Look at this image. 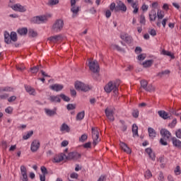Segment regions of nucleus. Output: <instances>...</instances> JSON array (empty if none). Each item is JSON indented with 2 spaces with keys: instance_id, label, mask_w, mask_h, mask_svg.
Masks as SVG:
<instances>
[{
  "instance_id": "1",
  "label": "nucleus",
  "mask_w": 181,
  "mask_h": 181,
  "mask_svg": "<svg viewBox=\"0 0 181 181\" xmlns=\"http://www.w3.org/2000/svg\"><path fill=\"white\" fill-rule=\"evenodd\" d=\"M110 9L111 12H127V6L121 0H117L116 4L113 2L110 5Z\"/></svg>"
},
{
  "instance_id": "2",
  "label": "nucleus",
  "mask_w": 181,
  "mask_h": 181,
  "mask_svg": "<svg viewBox=\"0 0 181 181\" xmlns=\"http://www.w3.org/2000/svg\"><path fill=\"white\" fill-rule=\"evenodd\" d=\"M88 67L89 70L93 73V78H97L98 73H100V65L98 64V62H97V60L93 61L90 59L88 60Z\"/></svg>"
},
{
  "instance_id": "3",
  "label": "nucleus",
  "mask_w": 181,
  "mask_h": 181,
  "mask_svg": "<svg viewBox=\"0 0 181 181\" xmlns=\"http://www.w3.org/2000/svg\"><path fill=\"white\" fill-rule=\"evenodd\" d=\"M118 87H119V81H116L115 82H109L104 88L106 93H111V91H113L115 94H118Z\"/></svg>"
},
{
  "instance_id": "4",
  "label": "nucleus",
  "mask_w": 181,
  "mask_h": 181,
  "mask_svg": "<svg viewBox=\"0 0 181 181\" xmlns=\"http://www.w3.org/2000/svg\"><path fill=\"white\" fill-rule=\"evenodd\" d=\"M49 18H52V14L37 16L30 18V23L37 25H40V23H45V22L47 21V19H49Z\"/></svg>"
},
{
  "instance_id": "5",
  "label": "nucleus",
  "mask_w": 181,
  "mask_h": 181,
  "mask_svg": "<svg viewBox=\"0 0 181 181\" xmlns=\"http://www.w3.org/2000/svg\"><path fill=\"white\" fill-rule=\"evenodd\" d=\"M63 28H64V21L62 19H57L52 26V31L54 33H59L63 30Z\"/></svg>"
},
{
  "instance_id": "6",
  "label": "nucleus",
  "mask_w": 181,
  "mask_h": 181,
  "mask_svg": "<svg viewBox=\"0 0 181 181\" xmlns=\"http://www.w3.org/2000/svg\"><path fill=\"white\" fill-rule=\"evenodd\" d=\"M100 132H98V128L97 127H92V138L93 139V146H97L98 142H100Z\"/></svg>"
},
{
  "instance_id": "7",
  "label": "nucleus",
  "mask_w": 181,
  "mask_h": 181,
  "mask_svg": "<svg viewBox=\"0 0 181 181\" xmlns=\"http://www.w3.org/2000/svg\"><path fill=\"white\" fill-rule=\"evenodd\" d=\"M75 88L78 91L81 90V91H84L86 93L90 90V86L84 84V83L81 81H76L75 83Z\"/></svg>"
},
{
  "instance_id": "8",
  "label": "nucleus",
  "mask_w": 181,
  "mask_h": 181,
  "mask_svg": "<svg viewBox=\"0 0 181 181\" xmlns=\"http://www.w3.org/2000/svg\"><path fill=\"white\" fill-rule=\"evenodd\" d=\"M81 158V154L77 152H70L68 153V156H65L66 160H77Z\"/></svg>"
},
{
  "instance_id": "9",
  "label": "nucleus",
  "mask_w": 181,
  "mask_h": 181,
  "mask_svg": "<svg viewBox=\"0 0 181 181\" xmlns=\"http://www.w3.org/2000/svg\"><path fill=\"white\" fill-rule=\"evenodd\" d=\"M64 159H66V154L61 153L54 157L52 162L53 163H60V162L64 160Z\"/></svg>"
},
{
  "instance_id": "10",
  "label": "nucleus",
  "mask_w": 181,
  "mask_h": 181,
  "mask_svg": "<svg viewBox=\"0 0 181 181\" xmlns=\"http://www.w3.org/2000/svg\"><path fill=\"white\" fill-rule=\"evenodd\" d=\"M40 148V141L39 140L35 139L31 143L30 149L32 152H37Z\"/></svg>"
},
{
  "instance_id": "11",
  "label": "nucleus",
  "mask_w": 181,
  "mask_h": 181,
  "mask_svg": "<svg viewBox=\"0 0 181 181\" xmlns=\"http://www.w3.org/2000/svg\"><path fill=\"white\" fill-rule=\"evenodd\" d=\"M48 40L52 43H57L58 42H62L63 40V35L62 34L51 36L48 37Z\"/></svg>"
},
{
  "instance_id": "12",
  "label": "nucleus",
  "mask_w": 181,
  "mask_h": 181,
  "mask_svg": "<svg viewBox=\"0 0 181 181\" xmlns=\"http://www.w3.org/2000/svg\"><path fill=\"white\" fill-rule=\"evenodd\" d=\"M13 11H16V12H26V8L20 4H16L13 6H11Z\"/></svg>"
},
{
  "instance_id": "13",
  "label": "nucleus",
  "mask_w": 181,
  "mask_h": 181,
  "mask_svg": "<svg viewBox=\"0 0 181 181\" xmlns=\"http://www.w3.org/2000/svg\"><path fill=\"white\" fill-rule=\"evenodd\" d=\"M105 113L107 118H108L110 121H111L112 122L115 121V118L114 117V110H110L108 109V107H107L105 110Z\"/></svg>"
},
{
  "instance_id": "14",
  "label": "nucleus",
  "mask_w": 181,
  "mask_h": 181,
  "mask_svg": "<svg viewBox=\"0 0 181 181\" xmlns=\"http://www.w3.org/2000/svg\"><path fill=\"white\" fill-rule=\"evenodd\" d=\"M160 134L165 140L170 139V138H172V134L166 129H162L160 131Z\"/></svg>"
},
{
  "instance_id": "15",
  "label": "nucleus",
  "mask_w": 181,
  "mask_h": 181,
  "mask_svg": "<svg viewBox=\"0 0 181 181\" xmlns=\"http://www.w3.org/2000/svg\"><path fill=\"white\" fill-rule=\"evenodd\" d=\"M21 180L22 181H28V170H26V167L25 165L21 166Z\"/></svg>"
},
{
  "instance_id": "16",
  "label": "nucleus",
  "mask_w": 181,
  "mask_h": 181,
  "mask_svg": "<svg viewBox=\"0 0 181 181\" xmlns=\"http://www.w3.org/2000/svg\"><path fill=\"white\" fill-rule=\"evenodd\" d=\"M120 37L122 40L126 42L128 45H130V43H132V37L131 35L127 34V33H122L120 35Z\"/></svg>"
},
{
  "instance_id": "17",
  "label": "nucleus",
  "mask_w": 181,
  "mask_h": 181,
  "mask_svg": "<svg viewBox=\"0 0 181 181\" xmlns=\"http://www.w3.org/2000/svg\"><path fill=\"white\" fill-rule=\"evenodd\" d=\"M119 146L121 149L124 151V152H126V153H129V154L132 153V150H131V148L128 147V145H127V144L122 141H120Z\"/></svg>"
},
{
  "instance_id": "18",
  "label": "nucleus",
  "mask_w": 181,
  "mask_h": 181,
  "mask_svg": "<svg viewBox=\"0 0 181 181\" xmlns=\"http://www.w3.org/2000/svg\"><path fill=\"white\" fill-rule=\"evenodd\" d=\"M50 103H62V99L60 98V95H51L49 98Z\"/></svg>"
},
{
  "instance_id": "19",
  "label": "nucleus",
  "mask_w": 181,
  "mask_h": 181,
  "mask_svg": "<svg viewBox=\"0 0 181 181\" xmlns=\"http://www.w3.org/2000/svg\"><path fill=\"white\" fill-rule=\"evenodd\" d=\"M49 88L51 90H52L53 91L59 92V91H62V90H63L64 86H63V85L56 83V84H54V85L49 86Z\"/></svg>"
},
{
  "instance_id": "20",
  "label": "nucleus",
  "mask_w": 181,
  "mask_h": 181,
  "mask_svg": "<svg viewBox=\"0 0 181 181\" xmlns=\"http://www.w3.org/2000/svg\"><path fill=\"white\" fill-rule=\"evenodd\" d=\"M71 11L73 13L72 18H74L78 15V12H80V7L77 6H71Z\"/></svg>"
},
{
  "instance_id": "21",
  "label": "nucleus",
  "mask_w": 181,
  "mask_h": 181,
  "mask_svg": "<svg viewBox=\"0 0 181 181\" xmlns=\"http://www.w3.org/2000/svg\"><path fill=\"white\" fill-rule=\"evenodd\" d=\"M158 114L161 118H163V119H168V118H170L169 114L165 110H159Z\"/></svg>"
},
{
  "instance_id": "22",
  "label": "nucleus",
  "mask_w": 181,
  "mask_h": 181,
  "mask_svg": "<svg viewBox=\"0 0 181 181\" xmlns=\"http://www.w3.org/2000/svg\"><path fill=\"white\" fill-rule=\"evenodd\" d=\"M146 153H148V155L151 159H152L153 160H155L156 156H155V153H153V151H152V148H146Z\"/></svg>"
},
{
  "instance_id": "23",
  "label": "nucleus",
  "mask_w": 181,
  "mask_h": 181,
  "mask_svg": "<svg viewBox=\"0 0 181 181\" xmlns=\"http://www.w3.org/2000/svg\"><path fill=\"white\" fill-rule=\"evenodd\" d=\"M156 18H157L156 11H155V9L151 10L149 13V19L151 22L156 21Z\"/></svg>"
},
{
  "instance_id": "24",
  "label": "nucleus",
  "mask_w": 181,
  "mask_h": 181,
  "mask_svg": "<svg viewBox=\"0 0 181 181\" xmlns=\"http://www.w3.org/2000/svg\"><path fill=\"white\" fill-rule=\"evenodd\" d=\"M148 132L149 137H150L151 139H153V138H156V131H155V129H153V128H152V127H148Z\"/></svg>"
},
{
  "instance_id": "25",
  "label": "nucleus",
  "mask_w": 181,
  "mask_h": 181,
  "mask_svg": "<svg viewBox=\"0 0 181 181\" xmlns=\"http://www.w3.org/2000/svg\"><path fill=\"white\" fill-rule=\"evenodd\" d=\"M4 42L7 45H10V43L12 42L11 40V35H9V33H8V31L4 32Z\"/></svg>"
},
{
  "instance_id": "26",
  "label": "nucleus",
  "mask_w": 181,
  "mask_h": 181,
  "mask_svg": "<svg viewBox=\"0 0 181 181\" xmlns=\"http://www.w3.org/2000/svg\"><path fill=\"white\" fill-rule=\"evenodd\" d=\"M173 145L176 148L181 149V141L175 137L173 138Z\"/></svg>"
},
{
  "instance_id": "27",
  "label": "nucleus",
  "mask_w": 181,
  "mask_h": 181,
  "mask_svg": "<svg viewBox=\"0 0 181 181\" xmlns=\"http://www.w3.org/2000/svg\"><path fill=\"white\" fill-rule=\"evenodd\" d=\"M18 35H20L21 36H26V35H28V28H19L17 30Z\"/></svg>"
},
{
  "instance_id": "28",
  "label": "nucleus",
  "mask_w": 181,
  "mask_h": 181,
  "mask_svg": "<svg viewBox=\"0 0 181 181\" xmlns=\"http://www.w3.org/2000/svg\"><path fill=\"white\" fill-rule=\"evenodd\" d=\"M57 108H54V110H52L49 109H45V113L47 115H49V117H53V115H56L57 112Z\"/></svg>"
},
{
  "instance_id": "29",
  "label": "nucleus",
  "mask_w": 181,
  "mask_h": 181,
  "mask_svg": "<svg viewBox=\"0 0 181 181\" xmlns=\"http://www.w3.org/2000/svg\"><path fill=\"white\" fill-rule=\"evenodd\" d=\"M60 131L62 132H70V127L66 123H64L60 127Z\"/></svg>"
},
{
  "instance_id": "30",
  "label": "nucleus",
  "mask_w": 181,
  "mask_h": 181,
  "mask_svg": "<svg viewBox=\"0 0 181 181\" xmlns=\"http://www.w3.org/2000/svg\"><path fill=\"white\" fill-rule=\"evenodd\" d=\"M28 36L30 37H37V32L35 31L33 29L28 30Z\"/></svg>"
},
{
  "instance_id": "31",
  "label": "nucleus",
  "mask_w": 181,
  "mask_h": 181,
  "mask_svg": "<svg viewBox=\"0 0 181 181\" xmlns=\"http://www.w3.org/2000/svg\"><path fill=\"white\" fill-rule=\"evenodd\" d=\"M25 88L27 91V93H29V94H30V95H35V89L31 88L30 86H25Z\"/></svg>"
},
{
  "instance_id": "32",
  "label": "nucleus",
  "mask_w": 181,
  "mask_h": 181,
  "mask_svg": "<svg viewBox=\"0 0 181 181\" xmlns=\"http://www.w3.org/2000/svg\"><path fill=\"white\" fill-rule=\"evenodd\" d=\"M111 49L113 50H117V52H124V49H122L119 45L112 44L111 45Z\"/></svg>"
},
{
  "instance_id": "33",
  "label": "nucleus",
  "mask_w": 181,
  "mask_h": 181,
  "mask_svg": "<svg viewBox=\"0 0 181 181\" xmlns=\"http://www.w3.org/2000/svg\"><path fill=\"white\" fill-rule=\"evenodd\" d=\"M133 136H138V126L136 124L132 125Z\"/></svg>"
},
{
  "instance_id": "34",
  "label": "nucleus",
  "mask_w": 181,
  "mask_h": 181,
  "mask_svg": "<svg viewBox=\"0 0 181 181\" xmlns=\"http://www.w3.org/2000/svg\"><path fill=\"white\" fill-rule=\"evenodd\" d=\"M10 39L13 42H17L18 41V35H16V33L11 32L10 35Z\"/></svg>"
},
{
  "instance_id": "35",
  "label": "nucleus",
  "mask_w": 181,
  "mask_h": 181,
  "mask_svg": "<svg viewBox=\"0 0 181 181\" xmlns=\"http://www.w3.org/2000/svg\"><path fill=\"white\" fill-rule=\"evenodd\" d=\"M84 115H85L84 111L78 112L76 115V121H81L82 119H83Z\"/></svg>"
},
{
  "instance_id": "36",
  "label": "nucleus",
  "mask_w": 181,
  "mask_h": 181,
  "mask_svg": "<svg viewBox=\"0 0 181 181\" xmlns=\"http://www.w3.org/2000/svg\"><path fill=\"white\" fill-rule=\"evenodd\" d=\"M152 64H153V60H152V59L147 60V61H145L144 62H143L144 67H151V66H152Z\"/></svg>"
},
{
  "instance_id": "37",
  "label": "nucleus",
  "mask_w": 181,
  "mask_h": 181,
  "mask_svg": "<svg viewBox=\"0 0 181 181\" xmlns=\"http://www.w3.org/2000/svg\"><path fill=\"white\" fill-rule=\"evenodd\" d=\"M59 4V0H49L47 3L48 6H54V5H57Z\"/></svg>"
},
{
  "instance_id": "38",
  "label": "nucleus",
  "mask_w": 181,
  "mask_h": 181,
  "mask_svg": "<svg viewBox=\"0 0 181 181\" xmlns=\"http://www.w3.org/2000/svg\"><path fill=\"white\" fill-rule=\"evenodd\" d=\"M162 54H163L164 56H169L170 57H171V59H175V56L172 54V53H170V52L169 51L163 49Z\"/></svg>"
},
{
  "instance_id": "39",
  "label": "nucleus",
  "mask_w": 181,
  "mask_h": 181,
  "mask_svg": "<svg viewBox=\"0 0 181 181\" xmlns=\"http://www.w3.org/2000/svg\"><path fill=\"white\" fill-rule=\"evenodd\" d=\"M119 122L122 124L120 129H122L123 132H125V131H127V124H125V122L124 120H120Z\"/></svg>"
},
{
  "instance_id": "40",
  "label": "nucleus",
  "mask_w": 181,
  "mask_h": 181,
  "mask_svg": "<svg viewBox=\"0 0 181 181\" xmlns=\"http://www.w3.org/2000/svg\"><path fill=\"white\" fill-rule=\"evenodd\" d=\"M60 98L63 100V101H65L66 103H69L70 101V98H69L67 95H64V93L59 94Z\"/></svg>"
},
{
  "instance_id": "41",
  "label": "nucleus",
  "mask_w": 181,
  "mask_h": 181,
  "mask_svg": "<svg viewBox=\"0 0 181 181\" xmlns=\"http://www.w3.org/2000/svg\"><path fill=\"white\" fill-rule=\"evenodd\" d=\"M170 74V71H169V70H165V71H162V72L158 73V77L162 78V77H163V76H168V75H169Z\"/></svg>"
},
{
  "instance_id": "42",
  "label": "nucleus",
  "mask_w": 181,
  "mask_h": 181,
  "mask_svg": "<svg viewBox=\"0 0 181 181\" xmlns=\"http://www.w3.org/2000/svg\"><path fill=\"white\" fill-rule=\"evenodd\" d=\"M30 70L33 74H36V73H37V71H39L40 68H39V66H35L30 68Z\"/></svg>"
},
{
  "instance_id": "43",
  "label": "nucleus",
  "mask_w": 181,
  "mask_h": 181,
  "mask_svg": "<svg viewBox=\"0 0 181 181\" xmlns=\"http://www.w3.org/2000/svg\"><path fill=\"white\" fill-rule=\"evenodd\" d=\"M157 18L158 19H163V18H165V13L163 11L158 10L157 12Z\"/></svg>"
},
{
  "instance_id": "44",
  "label": "nucleus",
  "mask_w": 181,
  "mask_h": 181,
  "mask_svg": "<svg viewBox=\"0 0 181 181\" xmlns=\"http://www.w3.org/2000/svg\"><path fill=\"white\" fill-rule=\"evenodd\" d=\"M88 136L86 134H83L79 137V142H86V140L88 139Z\"/></svg>"
},
{
  "instance_id": "45",
  "label": "nucleus",
  "mask_w": 181,
  "mask_h": 181,
  "mask_svg": "<svg viewBox=\"0 0 181 181\" xmlns=\"http://www.w3.org/2000/svg\"><path fill=\"white\" fill-rule=\"evenodd\" d=\"M32 135H33V131L28 132L26 135H24L23 136V139H24V140L29 139V138H30V136H32Z\"/></svg>"
},
{
  "instance_id": "46",
  "label": "nucleus",
  "mask_w": 181,
  "mask_h": 181,
  "mask_svg": "<svg viewBox=\"0 0 181 181\" xmlns=\"http://www.w3.org/2000/svg\"><path fill=\"white\" fill-rule=\"evenodd\" d=\"M141 87H142V88H144V90H146V88L148 87V81H146L145 80H142L141 81Z\"/></svg>"
},
{
  "instance_id": "47",
  "label": "nucleus",
  "mask_w": 181,
  "mask_h": 181,
  "mask_svg": "<svg viewBox=\"0 0 181 181\" xmlns=\"http://www.w3.org/2000/svg\"><path fill=\"white\" fill-rule=\"evenodd\" d=\"M132 116L134 118H138L139 117V110L138 109H135L132 112Z\"/></svg>"
},
{
  "instance_id": "48",
  "label": "nucleus",
  "mask_w": 181,
  "mask_h": 181,
  "mask_svg": "<svg viewBox=\"0 0 181 181\" xmlns=\"http://www.w3.org/2000/svg\"><path fill=\"white\" fill-rule=\"evenodd\" d=\"M146 91H155V87L152 85H147V87L145 89Z\"/></svg>"
},
{
  "instance_id": "49",
  "label": "nucleus",
  "mask_w": 181,
  "mask_h": 181,
  "mask_svg": "<svg viewBox=\"0 0 181 181\" xmlns=\"http://www.w3.org/2000/svg\"><path fill=\"white\" fill-rule=\"evenodd\" d=\"M144 176L146 179H151V177L152 176V173L151 172V170H148L147 171H146Z\"/></svg>"
},
{
  "instance_id": "50",
  "label": "nucleus",
  "mask_w": 181,
  "mask_h": 181,
  "mask_svg": "<svg viewBox=\"0 0 181 181\" xmlns=\"http://www.w3.org/2000/svg\"><path fill=\"white\" fill-rule=\"evenodd\" d=\"M66 109L69 111H71V110H76V105H74V104H68L66 105Z\"/></svg>"
},
{
  "instance_id": "51",
  "label": "nucleus",
  "mask_w": 181,
  "mask_h": 181,
  "mask_svg": "<svg viewBox=\"0 0 181 181\" xmlns=\"http://www.w3.org/2000/svg\"><path fill=\"white\" fill-rule=\"evenodd\" d=\"M176 124H177V120L174 119L173 122L168 124V127H170V128H175Z\"/></svg>"
},
{
  "instance_id": "52",
  "label": "nucleus",
  "mask_w": 181,
  "mask_h": 181,
  "mask_svg": "<svg viewBox=\"0 0 181 181\" xmlns=\"http://www.w3.org/2000/svg\"><path fill=\"white\" fill-rule=\"evenodd\" d=\"M146 22V20L145 19V16L144 14H141L140 16V23H141L142 25H145Z\"/></svg>"
},
{
  "instance_id": "53",
  "label": "nucleus",
  "mask_w": 181,
  "mask_h": 181,
  "mask_svg": "<svg viewBox=\"0 0 181 181\" xmlns=\"http://www.w3.org/2000/svg\"><path fill=\"white\" fill-rule=\"evenodd\" d=\"M146 59V54H141L138 56V60H145Z\"/></svg>"
},
{
  "instance_id": "54",
  "label": "nucleus",
  "mask_w": 181,
  "mask_h": 181,
  "mask_svg": "<svg viewBox=\"0 0 181 181\" xmlns=\"http://www.w3.org/2000/svg\"><path fill=\"white\" fill-rule=\"evenodd\" d=\"M40 169L42 175H47V168H46V167L42 166Z\"/></svg>"
},
{
  "instance_id": "55",
  "label": "nucleus",
  "mask_w": 181,
  "mask_h": 181,
  "mask_svg": "<svg viewBox=\"0 0 181 181\" xmlns=\"http://www.w3.org/2000/svg\"><path fill=\"white\" fill-rule=\"evenodd\" d=\"M158 179L159 181H164L165 180V177L163 176V173L160 172Z\"/></svg>"
},
{
  "instance_id": "56",
  "label": "nucleus",
  "mask_w": 181,
  "mask_h": 181,
  "mask_svg": "<svg viewBox=\"0 0 181 181\" xmlns=\"http://www.w3.org/2000/svg\"><path fill=\"white\" fill-rule=\"evenodd\" d=\"M175 135H176L177 138H179L180 139H181V129H178L175 132Z\"/></svg>"
},
{
  "instance_id": "57",
  "label": "nucleus",
  "mask_w": 181,
  "mask_h": 181,
  "mask_svg": "<svg viewBox=\"0 0 181 181\" xmlns=\"http://www.w3.org/2000/svg\"><path fill=\"white\" fill-rule=\"evenodd\" d=\"M12 111H13V109L11 107H8L5 110V112H6V114H12Z\"/></svg>"
},
{
  "instance_id": "58",
  "label": "nucleus",
  "mask_w": 181,
  "mask_h": 181,
  "mask_svg": "<svg viewBox=\"0 0 181 181\" xmlns=\"http://www.w3.org/2000/svg\"><path fill=\"white\" fill-rule=\"evenodd\" d=\"M83 148H85V149H88V148H91V142H87L85 144L83 145Z\"/></svg>"
},
{
  "instance_id": "59",
  "label": "nucleus",
  "mask_w": 181,
  "mask_h": 181,
  "mask_svg": "<svg viewBox=\"0 0 181 181\" xmlns=\"http://www.w3.org/2000/svg\"><path fill=\"white\" fill-rule=\"evenodd\" d=\"M160 144H161L164 146H166V145H168V141H166V140L165 139H160Z\"/></svg>"
},
{
  "instance_id": "60",
  "label": "nucleus",
  "mask_w": 181,
  "mask_h": 181,
  "mask_svg": "<svg viewBox=\"0 0 181 181\" xmlns=\"http://www.w3.org/2000/svg\"><path fill=\"white\" fill-rule=\"evenodd\" d=\"M170 112H171V114H173L174 115H176L177 117H179V115H180V114L177 113V112L175 109H170Z\"/></svg>"
},
{
  "instance_id": "61",
  "label": "nucleus",
  "mask_w": 181,
  "mask_h": 181,
  "mask_svg": "<svg viewBox=\"0 0 181 181\" xmlns=\"http://www.w3.org/2000/svg\"><path fill=\"white\" fill-rule=\"evenodd\" d=\"M148 33L151 36H156V30L155 29H151L150 31H148Z\"/></svg>"
},
{
  "instance_id": "62",
  "label": "nucleus",
  "mask_w": 181,
  "mask_h": 181,
  "mask_svg": "<svg viewBox=\"0 0 181 181\" xmlns=\"http://www.w3.org/2000/svg\"><path fill=\"white\" fill-rule=\"evenodd\" d=\"M169 19L168 18H164L162 22H161V24L163 25V28H166V23L168 22Z\"/></svg>"
},
{
  "instance_id": "63",
  "label": "nucleus",
  "mask_w": 181,
  "mask_h": 181,
  "mask_svg": "<svg viewBox=\"0 0 181 181\" xmlns=\"http://www.w3.org/2000/svg\"><path fill=\"white\" fill-rule=\"evenodd\" d=\"M16 100V96L13 95L8 99V103H13Z\"/></svg>"
},
{
  "instance_id": "64",
  "label": "nucleus",
  "mask_w": 181,
  "mask_h": 181,
  "mask_svg": "<svg viewBox=\"0 0 181 181\" xmlns=\"http://www.w3.org/2000/svg\"><path fill=\"white\" fill-rule=\"evenodd\" d=\"M105 16L106 18H111V10H107L105 11Z\"/></svg>"
}]
</instances>
